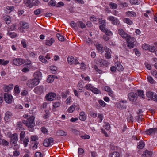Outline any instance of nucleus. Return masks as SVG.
I'll return each instance as SVG.
<instances>
[{
	"mask_svg": "<svg viewBox=\"0 0 157 157\" xmlns=\"http://www.w3.org/2000/svg\"><path fill=\"white\" fill-rule=\"evenodd\" d=\"M34 78H35L36 79H37L40 82L42 78L41 73L39 71L35 72L34 74Z\"/></svg>",
	"mask_w": 157,
	"mask_h": 157,
	"instance_id": "obj_17",
	"label": "nucleus"
},
{
	"mask_svg": "<svg viewBox=\"0 0 157 157\" xmlns=\"http://www.w3.org/2000/svg\"><path fill=\"white\" fill-rule=\"evenodd\" d=\"M8 35L11 38H13L16 36V34L14 32H10L9 31H8Z\"/></svg>",
	"mask_w": 157,
	"mask_h": 157,
	"instance_id": "obj_47",
	"label": "nucleus"
},
{
	"mask_svg": "<svg viewBox=\"0 0 157 157\" xmlns=\"http://www.w3.org/2000/svg\"><path fill=\"white\" fill-rule=\"evenodd\" d=\"M137 94L135 93H130L128 95V98L131 101H135L137 100Z\"/></svg>",
	"mask_w": 157,
	"mask_h": 157,
	"instance_id": "obj_8",
	"label": "nucleus"
},
{
	"mask_svg": "<svg viewBox=\"0 0 157 157\" xmlns=\"http://www.w3.org/2000/svg\"><path fill=\"white\" fill-rule=\"evenodd\" d=\"M104 90L108 92L109 95L111 96H113V92L112 90H111V89L109 87L107 86H105L104 88Z\"/></svg>",
	"mask_w": 157,
	"mask_h": 157,
	"instance_id": "obj_28",
	"label": "nucleus"
},
{
	"mask_svg": "<svg viewBox=\"0 0 157 157\" xmlns=\"http://www.w3.org/2000/svg\"><path fill=\"white\" fill-rule=\"evenodd\" d=\"M1 144H2L4 146H9V143L5 139H3L1 140Z\"/></svg>",
	"mask_w": 157,
	"mask_h": 157,
	"instance_id": "obj_37",
	"label": "nucleus"
},
{
	"mask_svg": "<svg viewBox=\"0 0 157 157\" xmlns=\"http://www.w3.org/2000/svg\"><path fill=\"white\" fill-rule=\"evenodd\" d=\"M40 83L37 79L35 78L30 79L26 82L27 86L29 88H33L35 86L37 85Z\"/></svg>",
	"mask_w": 157,
	"mask_h": 157,
	"instance_id": "obj_4",
	"label": "nucleus"
},
{
	"mask_svg": "<svg viewBox=\"0 0 157 157\" xmlns=\"http://www.w3.org/2000/svg\"><path fill=\"white\" fill-rule=\"evenodd\" d=\"M144 142L141 141L139 142V145L137 146V148L139 149H142L145 146Z\"/></svg>",
	"mask_w": 157,
	"mask_h": 157,
	"instance_id": "obj_36",
	"label": "nucleus"
},
{
	"mask_svg": "<svg viewBox=\"0 0 157 157\" xmlns=\"http://www.w3.org/2000/svg\"><path fill=\"white\" fill-rule=\"evenodd\" d=\"M25 62V60L23 59L16 58L13 60V64L16 66H20L23 64Z\"/></svg>",
	"mask_w": 157,
	"mask_h": 157,
	"instance_id": "obj_6",
	"label": "nucleus"
},
{
	"mask_svg": "<svg viewBox=\"0 0 157 157\" xmlns=\"http://www.w3.org/2000/svg\"><path fill=\"white\" fill-rule=\"evenodd\" d=\"M126 40L127 47L131 49L133 48L136 44V41L135 38L131 37L130 36H129Z\"/></svg>",
	"mask_w": 157,
	"mask_h": 157,
	"instance_id": "obj_2",
	"label": "nucleus"
},
{
	"mask_svg": "<svg viewBox=\"0 0 157 157\" xmlns=\"http://www.w3.org/2000/svg\"><path fill=\"white\" fill-rule=\"evenodd\" d=\"M130 2L132 4H139L140 0H130Z\"/></svg>",
	"mask_w": 157,
	"mask_h": 157,
	"instance_id": "obj_53",
	"label": "nucleus"
},
{
	"mask_svg": "<svg viewBox=\"0 0 157 157\" xmlns=\"http://www.w3.org/2000/svg\"><path fill=\"white\" fill-rule=\"evenodd\" d=\"M25 133L24 131H22L20 135V139L21 143L23 144L24 146L26 147L28 144V143L29 142V140L28 137H26L25 138Z\"/></svg>",
	"mask_w": 157,
	"mask_h": 157,
	"instance_id": "obj_3",
	"label": "nucleus"
},
{
	"mask_svg": "<svg viewBox=\"0 0 157 157\" xmlns=\"http://www.w3.org/2000/svg\"><path fill=\"white\" fill-rule=\"evenodd\" d=\"M50 69L52 71V73L55 74L56 73L57 67L54 66H51L50 67Z\"/></svg>",
	"mask_w": 157,
	"mask_h": 157,
	"instance_id": "obj_45",
	"label": "nucleus"
},
{
	"mask_svg": "<svg viewBox=\"0 0 157 157\" xmlns=\"http://www.w3.org/2000/svg\"><path fill=\"white\" fill-rule=\"evenodd\" d=\"M146 96L148 98V100H153L157 102V95L155 93L151 91H147Z\"/></svg>",
	"mask_w": 157,
	"mask_h": 157,
	"instance_id": "obj_5",
	"label": "nucleus"
},
{
	"mask_svg": "<svg viewBox=\"0 0 157 157\" xmlns=\"http://www.w3.org/2000/svg\"><path fill=\"white\" fill-rule=\"evenodd\" d=\"M81 76L83 78H84L85 81H90V80L89 77L88 76H86V74H81Z\"/></svg>",
	"mask_w": 157,
	"mask_h": 157,
	"instance_id": "obj_44",
	"label": "nucleus"
},
{
	"mask_svg": "<svg viewBox=\"0 0 157 157\" xmlns=\"http://www.w3.org/2000/svg\"><path fill=\"white\" fill-rule=\"evenodd\" d=\"M106 25H102L100 24L99 26V28L100 30L103 32H104V31L105 30V29H106L105 26Z\"/></svg>",
	"mask_w": 157,
	"mask_h": 157,
	"instance_id": "obj_57",
	"label": "nucleus"
},
{
	"mask_svg": "<svg viewBox=\"0 0 157 157\" xmlns=\"http://www.w3.org/2000/svg\"><path fill=\"white\" fill-rule=\"evenodd\" d=\"M13 87V85L12 84H10L8 85H4V89L6 92H9L11 90Z\"/></svg>",
	"mask_w": 157,
	"mask_h": 157,
	"instance_id": "obj_18",
	"label": "nucleus"
},
{
	"mask_svg": "<svg viewBox=\"0 0 157 157\" xmlns=\"http://www.w3.org/2000/svg\"><path fill=\"white\" fill-rule=\"evenodd\" d=\"M74 60V58L72 56L68 57L67 59V60L68 62V63L70 64H73Z\"/></svg>",
	"mask_w": 157,
	"mask_h": 157,
	"instance_id": "obj_33",
	"label": "nucleus"
},
{
	"mask_svg": "<svg viewBox=\"0 0 157 157\" xmlns=\"http://www.w3.org/2000/svg\"><path fill=\"white\" fill-rule=\"evenodd\" d=\"M99 103L102 107H104L106 105V103L101 100H99L98 101Z\"/></svg>",
	"mask_w": 157,
	"mask_h": 157,
	"instance_id": "obj_59",
	"label": "nucleus"
},
{
	"mask_svg": "<svg viewBox=\"0 0 157 157\" xmlns=\"http://www.w3.org/2000/svg\"><path fill=\"white\" fill-rule=\"evenodd\" d=\"M56 2L54 0H51L48 2V4L50 6H54L56 5Z\"/></svg>",
	"mask_w": 157,
	"mask_h": 157,
	"instance_id": "obj_42",
	"label": "nucleus"
},
{
	"mask_svg": "<svg viewBox=\"0 0 157 157\" xmlns=\"http://www.w3.org/2000/svg\"><path fill=\"white\" fill-rule=\"evenodd\" d=\"M56 36L59 41H64V38L61 35L57 33L56 34Z\"/></svg>",
	"mask_w": 157,
	"mask_h": 157,
	"instance_id": "obj_48",
	"label": "nucleus"
},
{
	"mask_svg": "<svg viewBox=\"0 0 157 157\" xmlns=\"http://www.w3.org/2000/svg\"><path fill=\"white\" fill-rule=\"evenodd\" d=\"M78 27H79L82 29L85 28L86 27L85 24L82 21H78L77 22Z\"/></svg>",
	"mask_w": 157,
	"mask_h": 157,
	"instance_id": "obj_32",
	"label": "nucleus"
},
{
	"mask_svg": "<svg viewBox=\"0 0 157 157\" xmlns=\"http://www.w3.org/2000/svg\"><path fill=\"white\" fill-rule=\"evenodd\" d=\"M138 95L139 96L144 98V91L141 90H137Z\"/></svg>",
	"mask_w": 157,
	"mask_h": 157,
	"instance_id": "obj_39",
	"label": "nucleus"
},
{
	"mask_svg": "<svg viewBox=\"0 0 157 157\" xmlns=\"http://www.w3.org/2000/svg\"><path fill=\"white\" fill-rule=\"evenodd\" d=\"M98 61L101 65H103V66H107L109 64V63L107 61L102 59H99L98 60Z\"/></svg>",
	"mask_w": 157,
	"mask_h": 157,
	"instance_id": "obj_19",
	"label": "nucleus"
},
{
	"mask_svg": "<svg viewBox=\"0 0 157 157\" xmlns=\"http://www.w3.org/2000/svg\"><path fill=\"white\" fill-rule=\"evenodd\" d=\"M57 135L59 136H66L67 135V133L64 131L59 130H58L56 132Z\"/></svg>",
	"mask_w": 157,
	"mask_h": 157,
	"instance_id": "obj_26",
	"label": "nucleus"
},
{
	"mask_svg": "<svg viewBox=\"0 0 157 157\" xmlns=\"http://www.w3.org/2000/svg\"><path fill=\"white\" fill-rule=\"evenodd\" d=\"M155 50V46H150L149 47V48L148 50H149L150 51L153 52Z\"/></svg>",
	"mask_w": 157,
	"mask_h": 157,
	"instance_id": "obj_60",
	"label": "nucleus"
},
{
	"mask_svg": "<svg viewBox=\"0 0 157 157\" xmlns=\"http://www.w3.org/2000/svg\"><path fill=\"white\" fill-rule=\"evenodd\" d=\"M75 105H73L72 106L69 108L68 109V111L69 113H71L75 110Z\"/></svg>",
	"mask_w": 157,
	"mask_h": 157,
	"instance_id": "obj_43",
	"label": "nucleus"
},
{
	"mask_svg": "<svg viewBox=\"0 0 157 157\" xmlns=\"http://www.w3.org/2000/svg\"><path fill=\"white\" fill-rule=\"evenodd\" d=\"M20 25L22 28L25 29H28L29 26L28 23L25 22L23 21H22L20 22Z\"/></svg>",
	"mask_w": 157,
	"mask_h": 157,
	"instance_id": "obj_21",
	"label": "nucleus"
},
{
	"mask_svg": "<svg viewBox=\"0 0 157 157\" xmlns=\"http://www.w3.org/2000/svg\"><path fill=\"white\" fill-rule=\"evenodd\" d=\"M20 154V152L17 150H15L13 152V155L15 156H18Z\"/></svg>",
	"mask_w": 157,
	"mask_h": 157,
	"instance_id": "obj_62",
	"label": "nucleus"
},
{
	"mask_svg": "<svg viewBox=\"0 0 157 157\" xmlns=\"http://www.w3.org/2000/svg\"><path fill=\"white\" fill-rule=\"evenodd\" d=\"M34 92L36 94L40 95L44 91V87L42 86H38L34 89Z\"/></svg>",
	"mask_w": 157,
	"mask_h": 157,
	"instance_id": "obj_9",
	"label": "nucleus"
},
{
	"mask_svg": "<svg viewBox=\"0 0 157 157\" xmlns=\"http://www.w3.org/2000/svg\"><path fill=\"white\" fill-rule=\"evenodd\" d=\"M148 82L151 84H154L155 82L151 76H148L147 78Z\"/></svg>",
	"mask_w": 157,
	"mask_h": 157,
	"instance_id": "obj_49",
	"label": "nucleus"
},
{
	"mask_svg": "<svg viewBox=\"0 0 157 157\" xmlns=\"http://www.w3.org/2000/svg\"><path fill=\"white\" fill-rule=\"evenodd\" d=\"M126 14L128 17H135L136 15V13L133 11H128L126 12Z\"/></svg>",
	"mask_w": 157,
	"mask_h": 157,
	"instance_id": "obj_24",
	"label": "nucleus"
},
{
	"mask_svg": "<svg viewBox=\"0 0 157 157\" xmlns=\"http://www.w3.org/2000/svg\"><path fill=\"white\" fill-rule=\"evenodd\" d=\"M152 154V153L148 150H146L144 153V155L146 157H150Z\"/></svg>",
	"mask_w": 157,
	"mask_h": 157,
	"instance_id": "obj_52",
	"label": "nucleus"
},
{
	"mask_svg": "<svg viewBox=\"0 0 157 157\" xmlns=\"http://www.w3.org/2000/svg\"><path fill=\"white\" fill-rule=\"evenodd\" d=\"M11 143L12 144H16L17 141L18 140V136L17 134L15 133L11 135Z\"/></svg>",
	"mask_w": 157,
	"mask_h": 157,
	"instance_id": "obj_11",
	"label": "nucleus"
},
{
	"mask_svg": "<svg viewBox=\"0 0 157 157\" xmlns=\"http://www.w3.org/2000/svg\"><path fill=\"white\" fill-rule=\"evenodd\" d=\"M115 67L119 71H122L123 69V67L120 62H116L115 63Z\"/></svg>",
	"mask_w": 157,
	"mask_h": 157,
	"instance_id": "obj_20",
	"label": "nucleus"
},
{
	"mask_svg": "<svg viewBox=\"0 0 157 157\" xmlns=\"http://www.w3.org/2000/svg\"><path fill=\"white\" fill-rule=\"evenodd\" d=\"M13 97L10 94L8 93H5L4 98L5 102L8 104L11 103L12 102Z\"/></svg>",
	"mask_w": 157,
	"mask_h": 157,
	"instance_id": "obj_10",
	"label": "nucleus"
},
{
	"mask_svg": "<svg viewBox=\"0 0 157 157\" xmlns=\"http://www.w3.org/2000/svg\"><path fill=\"white\" fill-rule=\"evenodd\" d=\"M149 45L147 44H144L143 45L142 47L145 50H148Z\"/></svg>",
	"mask_w": 157,
	"mask_h": 157,
	"instance_id": "obj_64",
	"label": "nucleus"
},
{
	"mask_svg": "<svg viewBox=\"0 0 157 157\" xmlns=\"http://www.w3.org/2000/svg\"><path fill=\"white\" fill-rule=\"evenodd\" d=\"M109 5L110 8L112 9H116L117 7V5L116 3L113 2H111L109 3Z\"/></svg>",
	"mask_w": 157,
	"mask_h": 157,
	"instance_id": "obj_51",
	"label": "nucleus"
},
{
	"mask_svg": "<svg viewBox=\"0 0 157 157\" xmlns=\"http://www.w3.org/2000/svg\"><path fill=\"white\" fill-rule=\"evenodd\" d=\"M79 119L82 121H85L86 119V117L85 112H82L80 113Z\"/></svg>",
	"mask_w": 157,
	"mask_h": 157,
	"instance_id": "obj_30",
	"label": "nucleus"
},
{
	"mask_svg": "<svg viewBox=\"0 0 157 157\" xmlns=\"http://www.w3.org/2000/svg\"><path fill=\"white\" fill-rule=\"evenodd\" d=\"M54 40L53 38H51L49 40H46L45 44L46 45L51 46L52 44L54 42Z\"/></svg>",
	"mask_w": 157,
	"mask_h": 157,
	"instance_id": "obj_23",
	"label": "nucleus"
},
{
	"mask_svg": "<svg viewBox=\"0 0 157 157\" xmlns=\"http://www.w3.org/2000/svg\"><path fill=\"white\" fill-rule=\"evenodd\" d=\"M56 77L55 75H49L47 78V80L48 82L51 83L53 82L54 79Z\"/></svg>",
	"mask_w": 157,
	"mask_h": 157,
	"instance_id": "obj_29",
	"label": "nucleus"
},
{
	"mask_svg": "<svg viewBox=\"0 0 157 157\" xmlns=\"http://www.w3.org/2000/svg\"><path fill=\"white\" fill-rule=\"evenodd\" d=\"M23 122H18L17 123V126L18 128L20 130L22 128Z\"/></svg>",
	"mask_w": 157,
	"mask_h": 157,
	"instance_id": "obj_58",
	"label": "nucleus"
},
{
	"mask_svg": "<svg viewBox=\"0 0 157 157\" xmlns=\"http://www.w3.org/2000/svg\"><path fill=\"white\" fill-rule=\"evenodd\" d=\"M16 25H12L11 26H8L7 28L10 30H11L13 31L14 30L16 29Z\"/></svg>",
	"mask_w": 157,
	"mask_h": 157,
	"instance_id": "obj_56",
	"label": "nucleus"
},
{
	"mask_svg": "<svg viewBox=\"0 0 157 157\" xmlns=\"http://www.w3.org/2000/svg\"><path fill=\"white\" fill-rule=\"evenodd\" d=\"M56 95L55 94L53 93H49L47 94L46 96V98L47 100L51 101L54 100Z\"/></svg>",
	"mask_w": 157,
	"mask_h": 157,
	"instance_id": "obj_14",
	"label": "nucleus"
},
{
	"mask_svg": "<svg viewBox=\"0 0 157 157\" xmlns=\"http://www.w3.org/2000/svg\"><path fill=\"white\" fill-rule=\"evenodd\" d=\"M14 92L15 93L19 94L20 92L19 86L18 85H16L14 88Z\"/></svg>",
	"mask_w": 157,
	"mask_h": 157,
	"instance_id": "obj_54",
	"label": "nucleus"
},
{
	"mask_svg": "<svg viewBox=\"0 0 157 157\" xmlns=\"http://www.w3.org/2000/svg\"><path fill=\"white\" fill-rule=\"evenodd\" d=\"M12 113L9 111H7L5 114L4 120L6 122L10 121L12 118Z\"/></svg>",
	"mask_w": 157,
	"mask_h": 157,
	"instance_id": "obj_15",
	"label": "nucleus"
},
{
	"mask_svg": "<svg viewBox=\"0 0 157 157\" xmlns=\"http://www.w3.org/2000/svg\"><path fill=\"white\" fill-rule=\"evenodd\" d=\"M60 105V103L59 102L54 103L53 104L54 108H56L59 107Z\"/></svg>",
	"mask_w": 157,
	"mask_h": 157,
	"instance_id": "obj_61",
	"label": "nucleus"
},
{
	"mask_svg": "<svg viewBox=\"0 0 157 157\" xmlns=\"http://www.w3.org/2000/svg\"><path fill=\"white\" fill-rule=\"evenodd\" d=\"M107 19L111 21L112 24L118 26L120 25L119 20L113 16H109L108 17Z\"/></svg>",
	"mask_w": 157,
	"mask_h": 157,
	"instance_id": "obj_7",
	"label": "nucleus"
},
{
	"mask_svg": "<svg viewBox=\"0 0 157 157\" xmlns=\"http://www.w3.org/2000/svg\"><path fill=\"white\" fill-rule=\"evenodd\" d=\"M39 58L40 60L42 63H48L47 60L45 59V58L43 56L40 55L39 56Z\"/></svg>",
	"mask_w": 157,
	"mask_h": 157,
	"instance_id": "obj_35",
	"label": "nucleus"
},
{
	"mask_svg": "<svg viewBox=\"0 0 157 157\" xmlns=\"http://www.w3.org/2000/svg\"><path fill=\"white\" fill-rule=\"evenodd\" d=\"M41 130L42 132L44 133L47 134L48 133V131L47 129L44 127H42L41 128Z\"/></svg>",
	"mask_w": 157,
	"mask_h": 157,
	"instance_id": "obj_63",
	"label": "nucleus"
},
{
	"mask_svg": "<svg viewBox=\"0 0 157 157\" xmlns=\"http://www.w3.org/2000/svg\"><path fill=\"white\" fill-rule=\"evenodd\" d=\"M105 34L109 36H111L113 35L112 33L110 30H108L106 29H105V30L104 31Z\"/></svg>",
	"mask_w": 157,
	"mask_h": 157,
	"instance_id": "obj_55",
	"label": "nucleus"
},
{
	"mask_svg": "<svg viewBox=\"0 0 157 157\" xmlns=\"http://www.w3.org/2000/svg\"><path fill=\"white\" fill-rule=\"evenodd\" d=\"M156 132H157V128H150L145 131L146 134L148 135L154 134Z\"/></svg>",
	"mask_w": 157,
	"mask_h": 157,
	"instance_id": "obj_16",
	"label": "nucleus"
},
{
	"mask_svg": "<svg viewBox=\"0 0 157 157\" xmlns=\"http://www.w3.org/2000/svg\"><path fill=\"white\" fill-rule=\"evenodd\" d=\"M120 153L117 151H114L110 153L108 157H120Z\"/></svg>",
	"mask_w": 157,
	"mask_h": 157,
	"instance_id": "obj_22",
	"label": "nucleus"
},
{
	"mask_svg": "<svg viewBox=\"0 0 157 157\" xmlns=\"http://www.w3.org/2000/svg\"><path fill=\"white\" fill-rule=\"evenodd\" d=\"M22 122L28 128L29 131H34V127L35 126V123L34 117L33 116L29 117L26 120H23Z\"/></svg>",
	"mask_w": 157,
	"mask_h": 157,
	"instance_id": "obj_1",
	"label": "nucleus"
},
{
	"mask_svg": "<svg viewBox=\"0 0 157 157\" xmlns=\"http://www.w3.org/2000/svg\"><path fill=\"white\" fill-rule=\"evenodd\" d=\"M124 21L128 24L129 25H131L133 24V22L128 18H125L123 20Z\"/></svg>",
	"mask_w": 157,
	"mask_h": 157,
	"instance_id": "obj_38",
	"label": "nucleus"
},
{
	"mask_svg": "<svg viewBox=\"0 0 157 157\" xmlns=\"http://www.w3.org/2000/svg\"><path fill=\"white\" fill-rule=\"evenodd\" d=\"M45 114L43 116L44 118L46 119L48 118L49 117V112L48 110H46L45 111Z\"/></svg>",
	"mask_w": 157,
	"mask_h": 157,
	"instance_id": "obj_46",
	"label": "nucleus"
},
{
	"mask_svg": "<svg viewBox=\"0 0 157 157\" xmlns=\"http://www.w3.org/2000/svg\"><path fill=\"white\" fill-rule=\"evenodd\" d=\"M91 91L94 94H98L100 93V91L98 89L96 88H95L94 87L91 90Z\"/></svg>",
	"mask_w": 157,
	"mask_h": 157,
	"instance_id": "obj_50",
	"label": "nucleus"
},
{
	"mask_svg": "<svg viewBox=\"0 0 157 157\" xmlns=\"http://www.w3.org/2000/svg\"><path fill=\"white\" fill-rule=\"evenodd\" d=\"M119 34L123 39L126 40L130 36L128 34L125 32H124L122 29H119L118 30Z\"/></svg>",
	"mask_w": 157,
	"mask_h": 157,
	"instance_id": "obj_13",
	"label": "nucleus"
},
{
	"mask_svg": "<svg viewBox=\"0 0 157 157\" xmlns=\"http://www.w3.org/2000/svg\"><path fill=\"white\" fill-rule=\"evenodd\" d=\"M96 48L99 53L102 54L103 52V47L100 44H98Z\"/></svg>",
	"mask_w": 157,
	"mask_h": 157,
	"instance_id": "obj_31",
	"label": "nucleus"
},
{
	"mask_svg": "<svg viewBox=\"0 0 157 157\" xmlns=\"http://www.w3.org/2000/svg\"><path fill=\"white\" fill-rule=\"evenodd\" d=\"M104 49L105 52V57L107 59H111V50L106 46L104 48Z\"/></svg>",
	"mask_w": 157,
	"mask_h": 157,
	"instance_id": "obj_12",
	"label": "nucleus"
},
{
	"mask_svg": "<svg viewBox=\"0 0 157 157\" xmlns=\"http://www.w3.org/2000/svg\"><path fill=\"white\" fill-rule=\"evenodd\" d=\"M43 144V145L45 147H48L51 145L49 143V140H47V138L44 140Z\"/></svg>",
	"mask_w": 157,
	"mask_h": 157,
	"instance_id": "obj_41",
	"label": "nucleus"
},
{
	"mask_svg": "<svg viewBox=\"0 0 157 157\" xmlns=\"http://www.w3.org/2000/svg\"><path fill=\"white\" fill-rule=\"evenodd\" d=\"M4 20L6 24H8L10 23L11 22V18L10 16L8 15L4 16Z\"/></svg>",
	"mask_w": 157,
	"mask_h": 157,
	"instance_id": "obj_27",
	"label": "nucleus"
},
{
	"mask_svg": "<svg viewBox=\"0 0 157 157\" xmlns=\"http://www.w3.org/2000/svg\"><path fill=\"white\" fill-rule=\"evenodd\" d=\"M70 25L73 28L75 29H78V24H77V22L76 23H75L74 21H72L71 22Z\"/></svg>",
	"mask_w": 157,
	"mask_h": 157,
	"instance_id": "obj_34",
	"label": "nucleus"
},
{
	"mask_svg": "<svg viewBox=\"0 0 157 157\" xmlns=\"http://www.w3.org/2000/svg\"><path fill=\"white\" fill-rule=\"evenodd\" d=\"M14 7L13 6H7L5 9V11L6 13H10L13 11L14 10Z\"/></svg>",
	"mask_w": 157,
	"mask_h": 157,
	"instance_id": "obj_25",
	"label": "nucleus"
},
{
	"mask_svg": "<svg viewBox=\"0 0 157 157\" xmlns=\"http://www.w3.org/2000/svg\"><path fill=\"white\" fill-rule=\"evenodd\" d=\"M93 88V86L90 84H87L85 86V88L86 89L91 91Z\"/></svg>",
	"mask_w": 157,
	"mask_h": 157,
	"instance_id": "obj_40",
	"label": "nucleus"
}]
</instances>
